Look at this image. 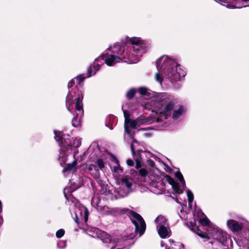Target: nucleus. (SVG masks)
Wrapping results in <instances>:
<instances>
[{
    "mask_svg": "<svg viewBox=\"0 0 249 249\" xmlns=\"http://www.w3.org/2000/svg\"><path fill=\"white\" fill-rule=\"evenodd\" d=\"M127 43L131 46L128 51H125L124 47H121L117 52L118 48L116 46L109 47L106 53L101 56L104 58V62L108 66H112L121 61V56L127 59L129 63H136L147 51V42L139 37H128Z\"/></svg>",
    "mask_w": 249,
    "mask_h": 249,
    "instance_id": "f257e3e1",
    "label": "nucleus"
},
{
    "mask_svg": "<svg viewBox=\"0 0 249 249\" xmlns=\"http://www.w3.org/2000/svg\"><path fill=\"white\" fill-rule=\"evenodd\" d=\"M54 132L55 139L56 141L59 142V144L61 147L58 160L61 165L63 164L67 165V167L63 169V173L75 171L77 161L79 160L80 162L83 160V157L85 156V153H83L80 156V160L76 157L78 152L76 148L80 146V141L75 138L73 139L72 144L69 135H63L61 132H57L55 130L54 131Z\"/></svg>",
    "mask_w": 249,
    "mask_h": 249,
    "instance_id": "f03ea898",
    "label": "nucleus"
},
{
    "mask_svg": "<svg viewBox=\"0 0 249 249\" xmlns=\"http://www.w3.org/2000/svg\"><path fill=\"white\" fill-rule=\"evenodd\" d=\"M158 72L155 75L157 82L161 85L162 75L173 83L181 80L186 75V72L178 64L176 61L167 55H162L156 61Z\"/></svg>",
    "mask_w": 249,
    "mask_h": 249,
    "instance_id": "7ed1b4c3",
    "label": "nucleus"
},
{
    "mask_svg": "<svg viewBox=\"0 0 249 249\" xmlns=\"http://www.w3.org/2000/svg\"><path fill=\"white\" fill-rule=\"evenodd\" d=\"M147 104L155 109L159 117H152L156 120L155 123H159L160 126H167L166 120L171 117V114L176 104L174 96L165 93H160L153 97L147 101Z\"/></svg>",
    "mask_w": 249,
    "mask_h": 249,
    "instance_id": "20e7f679",
    "label": "nucleus"
},
{
    "mask_svg": "<svg viewBox=\"0 0 249 249\" xmlns=\"http://www.w3.org/2000/svg\"><path fill=\"white\" fill-rule=\"evenodd\" d=\"M209 229L207 230L209 235L205 232H198V236L204 239H213V241L210 242L211 243L213 249H227V234L226 232L217 228L208 227Z\"/></svg>",
    "mask_w": 249,
    "mask_h": 249,
    "instance_id": "39448f33",
    "label": "nucleus"
},
{
    "mask_svg": "<svg viewBox=\"0 0 249 249\" xmlns=\"http://www.w3.org/2000/svg\"><path fill=\"white\" fill-rule=\"evenodd\" d=\"M69 92L66 97V106L71 111L75 107V110L79 111V114L83 113L82 100L83 99V90L76 87H68Z\"/></svg>",
    "mask_w": 249,
    "mask_h": 249,
    "instance_id": "423d86ee",
    "label": "nucleus"
},
{
    "mask_svg": "<svg viewBox=\"0 0 249 249\" xmlns=\"http://www.w3.org/2000/svg\"><path fill=\"white\" fill-rule=\"evenodd\" d=\"M155 119L152 120V117L145 118L144 116H141L136 119H130L126 123V124H124V132L128 135V136L132 139L130 147L132 154L134 155L135 153L134 143L136 142V141L135 139H133L134 135L131 132L129 128L131 127L132 128H137L142 124H148L155 123Z\"/></svg>",
    "mask_w": 249,
    "mask_h": 249,
    "instance_id": "0eeeda50",
    "label": "nucleus"
},
{
    "mask_svg": "<svg viewBox=\"0 0 249 249\" xmlns=\"http://www.w3.org/2000/svg\"><path fill=\"white\" fill-rule=\"evenodd\" d=\"M144 154H145V152H142L141 154L139 152H138L137 154L135 152L134 155L133 154L134 157L136 156L137 154L139 156V158H134L136 161V168L137 169L140 168L139 174L142 177L144 178L145 181H147V179L148 178L150 179L152 182L156 181L160 179V177L159 176L156 175L153 176L150 174H148L146 170L144 168H141L142 162V156Z\"/></svg>",
    "mask_w": 249,
    "mask_h": 249,
    "instance_id": "6e6552de",
    "label": "nucleus"
},
{
    "mask_svg": "<svg viewBox=\"0 0 249 249\" xmlns=\"http://www.w3.org/2000/svg\"><path fill=\"white\" fill-rule=\"evenodd\" d=\"M128 213L132 222L135 226V231L139 232L140 236L143 234L146 229V224L142 217L134 211H130Z\"/></svg>",
    "mask_w": 249,
    "mask_h": 249,
    "instance_id": "1a4fd4ad",
    "label": "nucleus"
},
{
    "mask_svg": "<svg viewBox=\"0 0 249 249\" xmlns=\"http://www.w3.org/2000/svg\"><path fill=\"white\" fill-rule=\"evenodd\" d=\"M106 161L101 157L98 159L94 163L89 164L88 170L90 175L97 181L100 180V173L99 170H102L105 167Z\"/></svg>",
    "mask_w": 249,
    "mask_h": 249,
    "instance_id": "9d476101",
    "label": "nucleus"
},
{
    "mask_svg": "<svg viewBox=\"0 0 249 249\" xmlns=\"http://www.w3.org/2000/svg\"><path fill=\"white\" fill-rule=\"evenodd\" d=\"M246 221L242 218H237L236 219H229L227 221V226L232 232L238 234L242 231Z\"/></svg>",
    "mask_w": 249,
    "mask_h": 249,
    "instance_id": "9b49d317",
    "label": "nucleus"
},
{
    "mask_svg": "<svg viewBox=\"0 0 249 249\" xmlns=\"http://www.w3.org/2000/svg\"><path fill=\"white\" fill-rule=\"evenodd\" d=\"M103 56H99L95 59L93 64L88 70L89 77L94 75L101 68V66L104 63Z\"/></svg>",
    "mask_w": 249,
    "mask_h": 249,
    "instance_id": "f8f14e48",
    "label": "nucleus"
},
{
    "mask_svg": "<svg viewBox=\"0 0 249 249\" xmlns=\"http://www.w3.org/2000/svg\"><path fill=\"white\" fill-rule=\"evenodd\" d=\"M121 186L124 188H125L124 195H123V196L127 195L130 192L132 191V186L133 185V180L131 178L125 177L121 179Z\"/></svg>",
    "mask_w": 249,
    "mask_h": 249,
    "instance_id": "ddd939ff",
    "label": "nucleus"
},
{
    "mask_svg": "<svg viewBox=\"0 0 249 249\" xmlns=\"http://www.w3.org/2000/svg\"><path fill=\"white\" fill-rule=\"evenodd\" d=\"M84 80L85 77L83 75H80L71 79L69 82L68 87H76L77 88H79L83 90L82 83Z\"/></svg>",
    "mask_w": 249,
    "mask_h": 249,
    "instance_id": "4468645a",
    "label": "nucleus"
},
{
    "mask_svg": "<svg viewBox=\"0 0 249 249\" xmlns=\"http://www.w3.org/2000/svg\"><path fill=\"white\" fill-rule=\"evenodd\" d=\"M197 217L198 218L199 222L203 226L210 227L211 222L209 219L206 216L204 213L201 210L198 209L195 212Z\"/></svg>",
    "mask_w": 249,
    "mask_h": 249,
    "instance_id": "2eb2a0df",
    "label": "nucleus"
},
{
    "mask_svg": "<svg viewBox=\"0 0 249 249\" xmlns=\"http://www.w3.org/2000/svg\"><path fill=\"white\" fill-rule=\"evenodd\" d=\"M97 210L103 215H114L117 212L115 208H109L103 204L98 207Z\"/></svg>",
    "mask_w": 249,
    "mask_h": 249,
    "instance_id": "dca6fc26",
    "label": "nucleus"
},
{
    "mask_svg": "<svg viewBox=\"0 0 249 249\" xmlns=\"http://www.w3.org/2000/svg\"><path fill=\"white\" fill-rule=\"evenodd\" d=\"M113 161L114 162L115 165L111 167V171L114 177L118 178L123 173V169L120 166L119 161L117 159L113 158Z\"/></svg>",
    "mask_w": 249,
    "mask_h": 249,
    "instance_id": "f3484780",
    "label": "nucleus"
},
{
    "mask_svg": "<svg viewBox=\"0 0 249 249\" xmlns=\"http://www.w3.org/2000/svg\"><path fill=\"white\" fill-rule=\"evenodd\" d=\"M185 111V107L183 106L180 105L177 108H174V109H173L171 117H172L173 120H176L179 119Z\"/></svg>",
    "mask_w": 249,
    "mask_h": 249,
    "instance_id": "a211bd4d",
    "label": "nucleus"
},
{
    "mask_svg": "<svg viewBox=\"0 0 249 249\" xmlns=\"http://www.w3.org/2000/svg\"><path fill=\"white\" fill-rule=\"evenodd\" d=\"M234 3L228 4V8H241L249 6V0H235Z\"/></svg>",
    "mask_w": 249,
    "mask_h": 249,
    "instance_id": "6ab92c4d",
    "label": "nucleus"
},
{
    "mask_svg": "<svg viewBox=\"0 0 249 249\" xmlns=\"http://www.w3.org/2000/svg\"><path fill=\"white\" fill-rule=\"evenodd\" d=\"M82 212H83V213H84L83 218L84 219V221L86 223L87 222V221L88 220L89 213H88V210L87 208H86L85 207H83L82 210L77 209V210H75L74 213H75V216H76L75 221L76 223L78 222V214H79L80 216H83Z\"/></svg>",
    "mask_w": 249,
    "mask_h": 249,
    "instance_id": "aec40b11",
    "label": "nucleus"
},
{
    "mask_svg": "<svg viewBox=\"0 0 249 249\" xmlns=\"http://www.w3.org/2000/svg\"><path fill=\"white\" fill-rule=\"evenodd\" d=\"M155 223L157 225V228H160L163 226H168L167 220L165 216L160 215L155 219Z\"/></svg>",
    "mask_w": 249,
    "mask_h": 249,
    "instance_id": "412c9836",
    "label": "nucleus"
},
{
    "mask_svg": "<svg viewBox=\"0 0 249 249\" xmlns=\"http://www.w3.org/2000/svg\"><path fill=\"white\" fill-rule=\"evenodd\" d=\"M168 227V226H163L157 229L158 233L161 238H165L170 236Z\"/></svg>",
    "mask_w": 249,
    "mask_h": 249,
    "instance_id": "4be33fe9",
    "label": "nucleus"
},
{
    "mask_svg": "<svg viewBox=\"0 0 249 249\" xmlns=\"http://www.w3.org/2000/svg\"><path fill=\"white\" fill-rule=\"evenodd\" d=\"M75 111V116H74L72 120V125L74 127H78L81 125V118L82 116L83 113L81 114H79V111Z\"/></svg>",
    "mask_w": 249,
    "mask_h": 249,
    "instance_id": "5701e85b",
    "label": "nucleus"
},
{
    "mask_svg": "<svg viewBox=\"0 0 249 249\" xmlns=\"http://www.w3.org/2000/svg\"><path fill=\"white\" fill-rule=\"evenodd\" d=\"M168 182L172 185L173 190L176 193L180 194L183 193L182 189L179 188L178 183L173 178H169L168 179Z\"/></svg>",
    "mask_w": 249,
    "mask_h": 249,
    "instance_id": "b1692460",
    "label": "nucleus"
},
{
    "mask_svg": "<svg viewBox=\"0 0 249 249\" xmlns=\"http://www.w3.org/2000/svg\"><path fill=\"white\" fill-rule=\"evenodd\" d=\"M91 205L96 209L102 205L101 200L97 196H94L91 199Z\"/></svg>",
    "mask_w": 249,
    "mask_h": 249,
    "instance_id": "393cba45",
    "label": "nucleus"
},
{
    "mask_svg": "<svg viewBox=\"0 0 249 249\" xmlns=\"http://www.w3.org/2000/svg\"><path fill=\"white\" fill-rule=\"evenodd\" d=\"M175 176L180 181L182 187H184L185 186V181L181 173L179 171H177L175 173Z\"/></svg>",
    "mask_w": 249,
    "mask_h": 249,
    "instance_id": "a878e982",
    "label": "nucleus"
},
{
    "mask_svg": "<svg viewBox=\"0 0 249 249\" xmlns=\"http://www.w3.org/2000/svg\"><path fill=\"white\" fill-rule=\"evenodd\" d=\"M215 1L220 3L221 4L225 6L226 7L228 8L227 6L229 4H234L235 0H214Z\"/></svg>",
    "mask_w": 249,
    "mask_h": 249,
    "instance_id": "bb28decb",
    "label": "nucleus"
},
{
    "mask_svg": "<svg viewBox=\"0 0 249 249\" xmlns=\"http://www.w3.org/2000/svg\"><path fill=\"white\" fill-rule=\"evenodd\" d=\"M187 196L188 198V201L189 205H191V203H192V201L194 199V195L193 193L189 190H187Z\"/></svg>",
    "mask_w": 249,
    "mask_h": 249,
    "instance_id": "cd10ccee",
    "label": "nucleus"
},
{
    "mask_svg": "<svg viewBox=\"0 0 249 249\" xmlns=\"http://www.w3.org/2000/svg\"><path fill=\"white\" fill-rule=\"evenodd\" d=\"M135 89H131L127 92L126 94V96L128 99H130L134 97V96L135 94Z\"/></svg>",
    "mask_w": 249,
    "mask_h": 249,
    "instance_id": "c85d7f7f",
    "label": "nucleus"
},
{
    "mask_svg": "<svg viewBox=\"0 0 249 249\" xmlns=\"http://www.w3.org/2000/svg\"><path fill=\"white\" fill-rule=\"evenodd\" d=\"M123 112L124 117V124H126V123L130 120V119H129L130 113L129 111L126 110H123Z\"/></svg>",
    "mask_w": 249,
    "mask_h": 249,
    "instance_id": "c756f323",
    "label": "nucleus"
},
{
    "mask_svg": "<svg viewBox=\"0 0 249 249\" xmlns=\"http://www.w3.org/2000/svg\"><path fill=\"white\" fill-rule=\"evenodd\" d=\"M138 91L141 95H146L148 93L147 89L144 87L140 88Z\"/></svg>",
    "mask_w": 249,
    "mask_h": 249,
    "instance_id": "7c9ffc66",
    "label": "nucleus"
},
{
    "mask_svg": "<svg viewBox=\"0 0 249 249\" xmlns=\"http://www.w3.org/2000/svg\"><path fill=\"white\" fill-rule=\"evenodd\" d=\"M65 233V231L63 229H60L56 232V236L58 238H61Z\"/></svg>",
    "mask_w": 249,
    "mask_h": 249,
    "instance_id": "2f4dec72",
    "label": "nucleus"
},
{
    "mask_svg": "<svg viewBox=\"0 0 249 249\" xmlns=\"http://www.w3.org/2000/svg\"><path fill=\"white\" fill-rule=\"evenodd\" d=\"M175 246L176 247H172L171 248L172 249H184V245L180 242H177L175 244Z\"/></svg>",
    "mask_w": 249,
    "mask_h": 249,
    "instance_id": "473e14b6",
    "label": "nucleus"
},
{
    "mask_svg": "<svg viewBox=\"0 0 249 249\" xmlns=\"http://www.w3.org/2000/svg\"><path fill=\"white\" fill-rule=\"evenodd\" d=\"M80 184L75 185V186H74V184L73 185L71 184V186L70 188V191L71 192L74 191V190L78 189L80 187Z\"/></svg>",
    "mask_w": 249,
    "mask_h": 249,
    "instance_id": "72a5a7b5",
    "label": "nucleus"
},
{
    "mask_svg": "<svg viewBox=\"0 0 249 249\" xmlns=\"http://www.w3.org/2000/svg\"><path fill=\"white\" fill-rule=\"evenodd\" d=\"M57 246L59 248H63L65 247L66 246V243L65 242L63 241H60L59 243H57Z\"/></svg>",
    "mask_w": 249,
    "mask_h": 249,
    "instance_id": "f704fd0d",
    "label": "nucleus"
},
{
    "mask_svg": "<svg viewBox=\"0 0 249 249\" xmlns=\"http://www.w3.org/2000/svg\"><path fill=\"white\" fill-rule=\"evenodd\" d=\"M126 163L129 166H132L134 165V161L130 159H128L126 160Z\"/></svg>",
    "mask_w": 249,
    "mask_h": 249,
    "instance_id": "c9c22d12",
    "label": "nucleus"
},
{
    "mask_svg": "<svg viewBox=\"0 0 249 249\" xmlns=\"http://www.w3.org/2000/svg\"><path fill=\"white\" fill-rule=\"evenodd\" d=\"M147 163L148 165H150L152 167H153L155 165V163L152 160H147Z\"/></svg>",
    "mask_w": 249,
    "mask_h": 249,
    "instance_id": "e433bc0d",
    "label": "nucleus"
},
{
    "mask_svg": "<svg viewBox=\"0 0 249 249\" xmlns=\"http://www.w3.org/2000/svg\"><path fill=\"white\" fill-rule=\"evenodd\" d=\"M66 190V189H64V195H65V197H66L67 199H68V197H67V195L65 194Z\"/></svg>",
    "mask_w": 249,
    "mask_h": 249,
    "instance_id": "4c0bfd02",
    "label": "nucleus"
},
{
    "mask_svg": "<svg viewBox=\"0 0 249 249\" xmlns=\"http://www.w3.org/2000/svg\"><path fill=\"white\" fill-rule=\"evenodd\" d=\"M169 242L170 243H175V242L173 240H172V239H170L169 240Z\"/></svg>",
    "mask_w": 249,
    "mask_h": 249,
    "instance_id": "58836bf2",
    "label": "nucleus"
},
{
    "mask_svg": "<svg viewBox=\"0 0 249 249\" xmlns=\"http://www.w3.org/2000/svg\"><path fill=\"white\" fill-rule=\"evenodd\" d=\"M190 225H191V227H193V226H194V223H193V222H191V223H190Z\"/></svg>",
    "mask_w": 249,
    "mask_h": 249,
    "instance_id": "ea45409f",
    "label": "nucleus"
},
{
    "mask_svg": "<svg viewBox=\"0 0 249 249\" xmlns=\"http://www.w3.org/2000/svg\"><path fill=\"white\" fill-rule=\"evenodd\" d=\"M105 190H106V191H107L106 186H105Z\"/></svg>",
    "mask_w": 249,
    "mask_h": 249,
    "instance_id": "a19ab883",
    "label": "nucleus"
},
{
    "mask_svg": "<svg viewBox=\"0 0 249 249\" xmlns=\"http://www.w3.org/2000/svg\"><path fill=\"white\" fill-rule=\"evenodd\" d=\"M168 249H170V248H169Z\"/></svg>",
    "mask_w": 249,
    "mask_h": 249,
    "instance_id": "79ce46f5",
    "label": "nucleus"
}]
</instances>
